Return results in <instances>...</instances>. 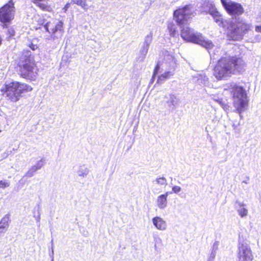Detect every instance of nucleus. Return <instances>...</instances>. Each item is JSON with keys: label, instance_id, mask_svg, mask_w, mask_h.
<instances>
[{"label": "nucleus", "instance_id": "nucleus-1", "mask_svg": "<svg viewBox=\"0 0 261 261\" xmlns=\"http://www.w3.org/2000/svg\"><path fill=\"white\" fill-rule=\"evenodd\" d=\"M191 5H186L174 11V17L181 28L180 36L187 42L199 44L205 47L209 52L211 59L216 60L215 53L210 50L214 47L212 42L206 39L200 33L195 31L187 25L188 20L191 17Z\"/></svg>", "mask_w": 261, "mask_h": 261}, {"label": "nucleus", "instance_id": "nucleus-2", "mask_svg": "<svg viewBox=\"0 0 261 261\" xmlns=\"http://www.w3.org/2000/svg\"><path fill=\"white\" fill-rule=\"evenodd\" d=\"M245 67V62L241 57L236 56L222 57L218 60L214 75L217 80L224 79L231 74L242 73Z\"/></svg>", "mask_w": 261, "mask_h": 261}, {"label": "nucleus", "instance_id": "nucleus-3", "mask_svg": "<svg viewBox=\"0 0 261 261\" xmlns=\"http://www.w3.org/2000/svg\"><path fill=\"white\" fill-rule=\"evenodd\" d=\"M32 88L25 83L18 82H6L1 87L3 95L13 102L18 101L23 93L31 91Z\"/></svg>", "mask_w": 261, "mask_h": 261}, {"label": "nucleus", "instance_id": "nucleus-4", "mask_svg": "<svg viewBox=\"0 0 261 261\" xmlns=\"http://www.w3.org/2000/svg\"><path fill=\"white\" fill-rule=\"evenodd\" d=\"M227 87L232 97L235 111L239 114L240 119H242L243 117L242 113L245 111L248 103L245 89L234 83L229 84Z\"/></svg>", "mask_w": 261, "mask_h": 261}, {"label": "nucleus", "instance_id": "nucleus-5", "mask_svg": "<svg viewBox=\"0 0 261 261\" xmlns=\"http://www.w3.org/2000/svg\"><path fill=\"white\" fill-rule=\"evenodd\" d=\"M252 25L246 20L238 19L235 22H231L227 28L226 35L229 40L240 41L245 35L251 30Z\"/></svg>", "mask_w": 261, "mask_h": 261}, {"label": "nucleus", "instance_id": "nucleus-6", "mask_svg": "<svg viewBox=\"0 0 261 261\" xmlns=\"http://www.w3.org/2000/svg\"><path fill=\"white\" fill-rule=\"evenodd\" d=\"M25 53L26 55H22V61L19 65L20 74L23 78L33 80L36 77L37 73L35 71L34 64L31 62V53L30 51H27L23 53V54Z\"/></svg>", "mask_w": 261, "mask_h": 261}, {"label": "nucleus", "instance_id": "nucleus-7", "mask_svg": "<svg viewBox=\"0 0 261 261\" xmlns=\"http://www.w3.org/2000/svg\"><path fill=\"white\" fill-rule=\"evenodd\" d=\"M164 55V63L166 65L167 70L158 76L156 84H161L172 76L174 74V71L176 67V63L174 57L168 51H165Z\"/></svg>", "mask_w": 261, "mask_h": 261}, {"label": "nucleus", "instance_id": "nucleus-8", "mask_svg": "<svg viewBox=\"0 0 261 261\" xmlns=\"http://www.w3.org/2000/svg\"><path fill=\"white\" fill-rule=\"evenodd\" d=\"M41 24L43 25L44 28L49 34H51L53 40L59 39L62 37L64 33L63 22L59 21L57 23L55 22L47 21L43 19L41 20Z\"/></svg>", "mask_w": 261, "mask_h": 261}, {"label": "nucleus", "instance_id": "nucleus-9", "mask_svg": "<svg viewBox=\"0 0 261 261\" xmlns=\"http://www.w3.org/2000/svg\"><path fill=\"white\" fill-rule=\"evenodd\" d=\"M15 9L12 0L0 8V21L3 23L10 22L14 16Z\"/></svg>", "mask_w": 261, "mask_h": 261}, {"label": "nucleus", "instance_id": "nucleus-10", "mask_svg": "<svg viewBox=\"0 0 261 261\" xmlns=\"http://www.w3.org/2000/svg\"><path fill=\"white\" fill-rule=\"evenodd\" d=\"M238 261H251L253 256L250 246L245 242H240L238 244Z\"/></svg>", "mask_w": 261, "mask_h": 261}, {"label": "nucleus", "instance_id": "nucleus-11", "mask_svg": "<svg viewBox=\"0 0 261 261\" xmlns=\"http://www.w3.org/2000/svg\"><path fill=\"white\" fill-rule=\"evenodd\" d=\"M221 2L227 12L232 16H239L244 12V9L240 4L230 0H221Z\"/></svg>", "mask_w": 261, "mask_h": 261}, {"label": "nucleus", "instance_id": "nucleus-12", "mask_svg": "<svg viewBox=\"0 0 261 261\" xmlns=\"http://www.w3.org/2000/svg\"><path fill=\"white\" fill-rule=\"evenodd\" d=\"M153 34L150 32L144 37L143 41L140 44V50L138 60L143 61L148 53L150 45L152 42Z\"/></svg>", "mask_w": 261, "mask_h": 261}, {"label": "nucleus", "instance_id": "nucleus-13", "mask_svg": "<svg viewBox=\"0 0 261 261\" xmlns=\"http://www.w3.org/2000/svg\"><path fill=\"white\" fill-rule=\"evenodd\" d=\"M165 103L169 109L174 110L179 102V98L174 94L171 93L164 96Z\"/></svg>", "mask_w": 261, "mask_h": 261}, {"label": "nucleus", "instance_id": "nucleus-14", "mask_svg": "<svg viewBox=\"0 0 261 261\" xmlns=\"http://www.w3.org/2000/svg\"><path fill=\"white\" fill-rule=\"evenodd\" d=\"M152 223L155 227L160 230H165L167 228V223L165 220H164L160 217H155L152 218Z\"/></svg>", "mask_w": 261, "mask_h": 261}, {"label": "nucleus", "instance_id": "nucleus-15", "mask_svg": "<svg viewBox=\"0 0 261 261\" xmlns=\"http://www.w3.org/2000/svg\"><path fill=\"white\" fill-rule=\"evenodd\" d=\"M9 217L8 215L5 216L0 221V233H4L9 227Z\"/></svg>", "mask_w": 261, "mask_h": 261}, {"label": "nucleus", "instance_id": "nucleus-16", "mask_svg": "<svg viewBox=\"0 0 261 261\" xmlns=\"http://www.w3.org/2000/svg\"><path fill=\"white\" fill-rule=\"evenodd\" d=\"M237 211L241 218L246 217L248 215V210L245 207V205L242 202H237Z\"/></svg>", "mask_w": 261, "mask_h": 261}, {"label": "nucleus", "instance_id": "nucleus-17", "mask_svg": "<svg viewBox=\"0 0 261 261\" xmlns=\"http://www.w3.org/2000/svg\"><path fill=\"white\" fill-rule=\"evenodd\" d=\"M156 204L160 209L163 210L167 205V199L161 195L157 198Z\"/></svg>", "mask_w": 261, "mask_h": 261}, {"label": "nucleus", "instance_id": "nucleus-18", "mask_svg": "<svg viewBox=\"0 0 261 261\" xmlns=\"http://www.w3.org/2000/svg\"><path fill=\"white\" fill-rule=\"evenodd\" d=\"M219 245V243L218 241H215L214 243L212 248V251H211V254H210V256L209 257L208 261H213L214 259H215L217 251L218 249Z\"/></svg>", "mask_w": 261, "mask_h": 261}, {"label": "nucleus", "instance_id": "nucleus-19", "mask_svg": "<svg viewBox=\"0 0 261 261\" xmlns=\"http://www.w3.org/2000/svg\"><path fill=\"white\" fill-rule=\"evenodd\" d=\"M211 15L213 16L215 21L221 25L223 23V18L222 16L219 14V12L216 11H213L211 13Z\"/></svg>", "mask_w": 261, "mask_h": 261}, {"label": "nucleus", "instance_id": "nucleus-20", "mask_svg": "<svg viewBox=\"0 0 261 261\" xmlns=\"http://www.w3.org/2000/svg\"><path fill=\"white\" fill-rule=\"evenodd\" d=\"M89 172V169L84 166H80L77 171L78 175L83 177H85L88 174Z\"/></svg>", "mask_w": 261, "mask_h": 261}, {"label": "nucleus", "instance_id": "nucleus-21", "mask_svg": "<svg viewBox=\"0 0 261 261\" xmlns=\"http://www.w3.org/2000/svg\"><path fill=\"white\" fill-rule=\"evenodd\" d=\"M38 170L34 165L32 166L29 168V170L25 173L24 176L28 178L32 177L35 175V173Z\"/></svg>", "mask_w": 261, "mask_h": 261}, {"label": "nucleus", "instance_id": "nucleus-22", "mask_svg": "<svg viewBox=\"0 0 261 261\" xmlns=\"http://www.w3.org/2000/svg\"><path fill=\"white\" fill-rule=\"evenodd\" d=\"M153 182L161 186L166 187L167 185V179L164 177H158Z\"/></svg>", "mask_w": 261, "mask_h": 261}, {"label": "nucleus", "instance_id": "nucleus-23", "mask_svg": "<svg viewBox=\"0 0 261 261\" xmlns=\"http://www.w3.org/2000/svg\"><path fill=\"white\" fill-rule=\"evenodd\" d=\"M168 30L170 35L174 37L176 34V28L175 25L173 22L169 23L168 24Z\"/></svg>", "mask_w": 261, "mask_h": 261}, {"label": "nucleus", "instance_id": "nucleus-24", "mask_svg": "<svg viewBox=\"0 0 261 261\" xmlns=\"http://www.w3.org/2000/svg\"><path fill=\"white\" fill-rule=\"evenodd\" d=\"M87 0H71L73 4H76L81 6L84 9L87 10L88 9L87 5L86 4Z\"/></svg>", "mask_w": 261, "mask_h": 261}, {"label": "nucleus", "instance_id": "nucleus-25", "mask_svg": "<svg viewBox=\"0 0 261 261\" xmlns=\"http://www.w3.org/2000/svg\"><path fill=\"white\" fill-rule=\"evenodd\" d=\"M36 5L43 10L46 11H50L51 10L50 6L48 5L47 4L41 2Z\"/></svg>", "mask_w": 261, "mask_h": 261}, {"label": "nucleus", "instance_id": "nucleus-26", "mask_svg": "<svg viewBox=\"0 0 261 261\" xmlns=\"http://www.w3.org/2000/svg\"><path fill=\"white\" fill-rule=\"evenodd\" d=\"M45 163V159L44 158H42L40 160L38 161L34 166L38 170H40L44 166Z\"/></svg>", "mask_w": 261, "mask_h": 261}, {"label": "nucleus", "instance_id": "nucleus-27", "mask_svg": "<svg viewBox=\"0 0 261 261\" xmlns=\"http://www.w3.org/2000/svg\"><path fill=\"white\" fill-rule=\"evenodd\" d=\"M40 211H41L40 206L39 205H38V209H37L38 215H36L35 214H34V216H33L34 218H35V220L36 221V222L37 223H39L40 219H41ZM40 226V223H39V224H38V226Z\"/></svg>", "mask_w": 261, "mask_h": 261}, {"label": "nucleus", "instance_id": "nucleus-28", "mask_svg": "<svg viewBox=\"0 0 261 261\" xmlns=\"http://www.w3.org/2000/svg\"><path fill=\"white\" fill-rule=\"evenodd\" d=\"M10 183L9 181L5 180H0V189H4L6 188L9 187Z\"/></svg>", "mask_w": 261, "mask_h": 261}, {"label": "nucleus", "instance_id": "nucleus-29", "mask_svg": "<svg viewBox=\"0 0 261 261\" xmlns=\"http://www.w3.org/2000/svg\"><path fill=\"white\" fill-rule=\"evenodd\" d=\"M181 188L177 186H174L172 188V192L175 194L178 193L181 191Z\"/></svg>", "mask_w": 261, "mask_h": 261}, {"label": "nucleus", "instance_id": "nucleus-30", "mask_svg": "<svg viewBox=\"0 0 261 261\" xmlns=\"http://www.w3.org/2000/svg\"><path fill=\"white\" fill-rule=\"evenodd\" d=\"M160 69V66L158 64H157L155 67V68L154 69V71H153V79H155V76L156 75H157V74L158 73V71Z\"/></svg>", "mask_w": 261, "mask_h": 261}, {"label": "nucleus", "instance_id": "nucleus-31", "mask_svg": "<svg viewBox=\"0 0 261 261\" xmlns=\"http://www.w3.org/2000/svg\"><path fill=\"white\" fill-rule=\"evenodd\" d=\"M261 41V36L260 35H256L254 38H253V41L259 42Z\"/></svg>", "mask_w": 261, "mask_h": 261}, {"label": "nucleus", "instance_id": "nucleus-32", "mask_svg": "<svg viewBox=\"0 0 261 261\" xmlns=\"http://www.w3.org/2000/svg\"><path fill=\"white\" fill-rule=\"evenodd\" d=\"M29 46L33 50H35L38 48V46L36 44H34L33 42L29 44Z\"/></svg>", "mask_w": 261, "mask_h": 261}, {"label": "nucleus", "instance_id": "nucleus-33", "mask_svg": "<svg viewBox=\"0 0 261 261\" xmlns=\"http://www.w3.org/2000/svg\"><path fill=\"white\" fill-rule=\"evenodd\" d=\"M216 101L220 105L221 107H222V106L226 103L225 102L223 101L222 99H216Z\"/></svg>", "mask_w": 261, "mask_h": 261}, {"label": "nucleus", "instance_id": "nucleus-34", "mask_svg": "<svg viewBox=\"0 0 261 261\" xmlns=\"http://www.w3.org/2000/svg\"><path fill=\"white\" fill-rule=\"evenodd\" d=\"M51 253L50 254V256L52 257V261H54L53 255H54V246H53V239L51 241Z\"/></svg>", "mask_w": 261, "mask_h": 261}, {"label": "nucleus", "instance_id": "nucleus-35", "mask_svg": "<svg viewBox=\"0 0 261 261\" xmlns=\"http://www.w3.org/2000/svg\"><path fill=\"white\" fill-rule=\"evenodd\" d=\"M255 31L261 33V25H258L255 27Z\"/></svg>", "mask_w": 261, "mask_h": 261}, {"label": "nucleus", "instance_id": "nucleus-36", "mask_svg": "<svg viewBox=\"0 0 261 261\" xmlns=\"http://www.w3.org/2000/svg\"><path fill=\"white\" fill-rule=\"evenodd\" d=\"M225 111H227L229 109V106L227 103L226 102L224 105H223L222 107Z\"/></svg>", "mask_w": 261, "mask_h": 261}, {"label": "nucleus", "instance_id": "nucleus-37", "mask_svg": "<svg viewBox=\"0 0 261 261\" xmlns=\"http://www.w3.org/2000/svg\"><path fill=\"white\" fill-rule=\"evenodd\" d=\"M70 6V3H67L65 5V6H64V7L63 8V9L64 10L65 12H66L68 10V9L69 8Z\"/></svg>", "mask_w": 261, "mask_h": 261}, {"label": "nucleus", "instance_id": "nucleus-38", "mask_svg": "<svg viewBox=\"0 0 261 261\" xmlns=\"http://www.w3.org/2000/svg\"><path fill=\"white\" fill-rule=\"evenodd\" d=\"M8 33L10 34V36H12L14 35V31L13 30H12V29L9 30H8Z\"/></svg>", "mask_w": 261, "mask_h": 261}, {"label": "nucleus", "instance_id": "nucleus-39", "mask_svg": "<svg viewBox=\"0 0 261 261\" xmlns=\"http://www.w3.org/2000/svg\"><path fill=\"white\" fill-rule=\"evenodd\" d=\"M172 192H167L165 194H162V196L165 197L167 199V197L169 195V194H171Z\"/></svg>", "mask_w": 261, "mask_h": 261}, {"label": "nucleus", "instance_id": "nucleus-40", "mask_svg": "<svg viewBox=\"0 0 261 261\" xmlns=\"http://www.w3.org/2000/svg\"><path fill=\"white\" fill-rule=\"evenodd\" d=\"M44 0H32L33 3H34L35 4H37L39 3H41L42 1H43Z\"/></svg>", "mask_w": 261, "mask_h": 261}, {"label": "nucleus", "instance_id": "nucleus-41", "mask_svg": "<svg viewBox=\"0 0 261 261\" xmlns=\"http://www.w3.org/2000/svg\"><path fill=\"white\" fill-rule=\"evenodd\" d=\"M240 125V123L239 122L237 124H236L235 123H233L232 125V126L233 127L234 129H236L237 127Z\"/></svg>", "mask_w": 261, "mask_h": 261}, {"label": "nucleus", "instance_id": "nucleus-42", "mask_svg": "<svg viewBox=\"0 0 261 261\" xmlns=\"http://www.w3.org/2000/svg\"><path fill=\"white\" fill-rule=\"evenodd\" d=\"M155 79H153V76H152V78L150 81V84H152L153 82H154V80Z\"/></svg>", "mask_w": 261, "mask_h": 261}, {"label": "nucleus", "instance_id": "nucleus-43", "mask_svg": "<svg viewBox=\"0 0 261 261\" xmlns=\"http://www.w3.org/2000/svg\"><path fill=\"white\" fill-rule=\"evenodd\" d=\"M243 182L246 183V184H248V182L247 181H244Z\"/></svg>", "mask_w": 261, "mask_h": 261}]
</instances>
